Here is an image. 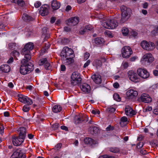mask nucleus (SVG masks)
Returning a JSON list of instances; mask_svg holds the SVG:
<instances>
[{"label":"nucleus","mask_w":158,"mask_h":158,"mask_svg":"<svg viewBox=\"0 0 158 158\" xmlns=\"http://www.w3.org/2000/svg\"><path fill=\"white\" fill-rule=\"evenodd\" d=\"M154 60V58L152 55L151 53H147L144 55L141 60V63L145 64L146 63H151Z\"/></svg>","instance_id":"nucleus-7"},{"label":"nucleus","mask_w":158,"mask_h":158,"mask_svg":"<svg viewBox=\"0 0 158 158\" xmlns=\"http://www.w3.org/2000/svg\"><path fill=\"white\" fill-rule=\"evenodd\" d=\"M128 122L127 118L125 116H123L120 119V124L121 127H123L126 126Z\"/></svg>","instance_id":"nucleus-28"},{"label":"nucleus","mask_w":158,"mask_h":158,"mask_svg":"<svg viewBox=\"0 0 158 158\" xmlns=\"http://www.w3.org/2000/svg\"><path fill=\"white\" fill-rule=\"evenodd\" d=\"M128 76L130 80L134 82H138L140 79L137 76L136 73L133 71H129L128 73Z\"/></svg>","instance_id":"nucleus-15"},{"label":"nucleus","mask_w":158,"mask_h":158,"mask_svg":"<svg viewBox=\"0 0 158 158\" xmlns=\"http://www.w3.org/2000/svg\"><path fill=\"white\" fill-rule=\"evenodd\" d=\"M85 30V28H81L80 29V31H79V33L81 34H84L85 32H86Z\"/></svg>","instance_id":"nucleus-50"},{"label":"nucleus","mask_w":158,"mask_h":158,"mask_svg":"<svg viewBox=\"0 0 158 158\" xmlns=\"http://www.w3.org/2000/svg\"><path fill=\"white\" fill-rule=\"evenodd\" d=\"M22 18L26 21H29L33 20V19L31 16L26 14H23Z\"/></svg>","instance_id":"nucleus-31"},{"label":"nucleus","mask_w":158,"mask_h":158,"mask_svg":"<svg viewBox=\"0 0 158 158\" xmlns=\"http://www.w3.org/2000/svg\"><path fill=\"white\" fill-rule=\"evenodd\" d=\"M131 35L134 37H135L137 35L138 33L137 32L132 31L131 32Z\"/></svg>","instance_id":"nucleus-51"},{"label":"nucleus","mask_w":158,"mask_h":158,"mask_svg":"<svg viewBox=\"0 0 158 158\" xmlns=\"http://www.w3.org/2000/svg\"><path fill=\"white\" fill-rule=\"evenodd\" d=\"M20 156V153L18 152L15 151L13 153L10 158H19Z\"/></svg>","instance_id":"nucleus-35"},{"label":"nucleus","mask_w":158,"mask_h":158,"mask_svg":"<svg viewBox=\"0 0 158 158\" xmlns=\"http://www.w3.org/2000/svg\"><path fill=\"white\" fill-rule=\"evenodd\" d=\"M21 53L23 55H24V59L22 60H25V63H27V62L30 60L31 59V56L30 55V52H23L22 51Z\"/></svg>","instance_id":"nucleus-23"},{"label":"nucleus","mask_w":158,"mask_h":158,"mask_svg":"<svg viewBox=\"0 0 158 158\" xmlns=\"http://www.w3.org/2000/svg\"><path fill=\"white\" fill-rule=\"evenodd\" d=\"M91 78L97 84H99L102 82L101 77L98 74H95L92 75Z\"/></svg>","instance_id":"nucleus-22"},{"label":"nucleus","mask_w":158,"mask_h":158,"mask_svg":"<svg viewBox=\"0 0 158 158\" xmlns=\"http://www.w3.org/2000/svg\"><path fill=\"white\" fill-rule=\"evenodd\" d=\"M22 65L20 69V72L21 74L25 75L31 72L33 69V64L31 63L27 64L25 63V60L21 61Z\"/></svg>","instance_id":"nucleus-1"},{"label":"nucleus","mask_w":158,"mask_h":158,"mask_svg":"<svg viewBox=\"0 0 158 158\" xmlns=\"http://www.w3.org/2000/svg\"><path fill=\"white\" fill-rule=\"evenodd\" d=\"M126 114L128 116H132L135 115L136 113L132 108L128 106H126L125 109Z\"/></svg>","instance_id":"nucleus-20"},{"label":"nucleus","mask_w":158,"mask_h":158,"mask_svg":"<svg viewBox=\"0 0 158 158\" xmlns=\"http://www.w3.org/2000/svg\"><path fill=\"white\" fill-rule=\"evenodd\" d=\"M24 139L19 136V137L13 136L12 137L13 143L15 146H18L21 145L24 141Z\"/></svg>","instance_id":"nucleus-13"},{"label":"nucleus","mask_w":158,"mask_h":158,"mask_svg":"<svg viewBox=\"0 0 158 158\" xmlns=\"http://www.w3.org/2000/svg\"><path fill=\"white\" fill-rule=\"evenodd\" d=\"M81 89L82 92L85 94L89 93L91 90V87L89 85L85 83L81 86Z\"/></svg>","instance_id":"nucleus-17"},{"label":"nucleus","mask_w":158,"mask_h":158,"mask_svg":"<svg viewBox=\"0 0 158 158\" xmlns=\"http://www.w3.org/2000/svg\"><path fill=\"white\" fill-rule=\"evenodd\" d=\"M4 128L0 124V133L2 134L3 132Z\"/></svg>","instance_id":"nucleus-57"},{"label":"nucleus","mask_w":158,"mask_h":158,"mask_svg":"<svg viewBox=\"0 0 158 158\" xmlns=\"http://www.w3.org/2000/svg\"><path fill=\"white\" fill-rule=\"evenodd\" d=\"M85 143L87 144H89L91 145L95 144L97 143V142L92 139L89 138H86L84 140Z\"/></svg>","instance_id":"nucleus-27"},{"label":"nucleus","mask_w":158,"mask_h":158,"mask_svg":"<svg viewBox=\"0 0 158 158\" xmlns=\"http://www.w3.org/2000/svg\"><path fill=\"white\" fill-rule=\"evenodd\" d=\"M122 56L124 58L129 57L132 54V51L131 48L129 46H124L121 50Z\"/></svg>","instance_id":"nucleus-8"},{"label":"nucleus","mask_w":158,"mask_h":158,"mask_svg":"<svg viewBox=\"0 0 158 158\" xmlns=\"http://www.w3.org/2000/svg\"><path fill=\"white\" fill-rule=\"evenodd\" d=\"M85 28L86 31L87 30L90 31L93 29V27L91 25H89L86 26Z\"/></svg>","instance_id":"nucleus-42"},{"label":"nucleus","mask_w":158,"mask_h":158,"mask_svg":"<svg viewBox=\"0 0 158 158\" xmlns=\"http://www.w3.org/2000/svg\"><path fill=\"white\" fill-rule=\"evenodd\" d=\"M8 46L10 48L16 49L18 47L16 46V44L15 43H10L8 44Z\"/></svg>","instance_id":"nucleus-38"},{"label":"nucleus","mask_w":158,"mask_h":158,"mask_svg":"<svg viewBox=\"0 0 158 158\" xmlns=\"http://www.w3.org/2000/svg\"><path fill=\"white\" fill-rule=\"evenodd\" d=\"M64 30L65 31L69 32L70 31V29L67 27H65L64 28Z\"/></svg>","instance_id":"nucleus-61"},{"label":"nucleus","mask_w":158,"mask_h":158,"mask_svg":"<svg viewBox=\"0 0 158 158\" xmlns=\"http://www.w3.org/2000/svg\"><path fill=\"white\" fill-rule=\"evenodd\" d=\"M69 57H68L63 60L64 63L66 65H68L71 64H73L74 61V60L73 58L72 57V58Z\"/></svg>","instance_id":"nucleus-29"},{"label":"nucleus","mask_w":158,"mask_h":158,"mask_svg":"<svg viewBox=\"0 0 158 158\" xmlns=\"http://www.w3.org/2000/svg\"><path fill=\"white\" fill-rule=\"evenodd\" d=\"M40 12L42 16L47 15L48 13V8L47 7L42 6L41 7Z\"/></svg>","instance_id":"nucleus-26"},{"label":"nucleus","mask_w":158,"mask_h":158,"mask_svg":"<svg viewBox=\"0 0 158 158\" xmlns=\"http://www.w3.org/2000/svg\"><path fill=\"white\" fill-rule=\"evenodd\" d=\"M41 5V3L39 1H37L34 4V6L36 8L39 7Z\"/></svg>","instance_id":"nucleus-44"},{"label":"nucleus","mask_w":158,"mask_h":158,"mask_svg":"<svg viewBox=\"0 0 158 158\" xmlns=\"http://www.w3.org/2000/svg\"><path fill=\"white\" fill-rule=\"evenodd\" d=\"M105 33L106 35L110 37H112V35L110 32L109 31H106Z\"/></svg>","instance_id":"nucleus-45"},{"label":"nucleus","mask_w":158,"mask_h":158,"mask_svg":"<svg viewBox=\"0 0 158 158\" xmlns=\"http://www.w3.org/2000/svg\"><path fill=\"white\" fill-rule=\"evenodd\" d=\"M42 36H43V34L45 35L47 33V27H44L42 29Z\"/></svg>","instance_id":"nucleus-47"},{"label":"nucleus","mask_w":158,"mask_h":158,"mask_svg":"<svg viewBox=\"0 0 158 158\" xmlns=\"http://www.w3.org/2000/svg\"><path fill=\"white\" fill-rule=\"evenodd\" d=\"M113 130V128L110 125H109L106 128V130L107 131H110V130Z\"/></svg>","instance_id":"nucleus-56"},{"label":"nucleus","mask_w":158,"mask_h":158,"mask_svg":"<svg viewBox=\"0 0 158 158\" xmlns=\"http://www.w3.org/2000/svg\"><path fill=\"white\" fill-rule=\"evenodd\" d=\"M39 65L40 66L44 65L45 69L48 70H50L51 67L48 60L47 58H43L41 59L39 62Z\"/></svg>","instance_id":"nucleus-12"},{"label":"nucleus","mask_w":158,"mask_h":158,"mask_svg":"<svg viewBox=\"0 0 158 158\" xmlns=\"http://www.w3.org/2000/svg\"><path fill=\"white\" fill-rule=\"evenodd\" d=\"M67 21V23L69 25H75L79 23V18L76 17H73L69 19Z\"/></svg>","instance_id":"nucleus-19"},{"label":"nucleus","mask_w":158,"mask_h":158,"mask_svg":"<svg viewBox=\"0 0 158 158\" xmlns=\"http://www.w3.org/2000/svg\"><path fill=\"white\" fill-rule=\"evenodd\" d=\"M91 112L92 114H99L100 113L99 111L96 110H93L91 111Z\"/></svg>","instance_id":"nucleus-53"},{"label":"nucleus","mask_w":158,"mask_h":158,"mask_svg":"<svg viewBox=\"0 0 158 158\" xmlns=\"http://www.w3.org/2000/svg\"><path fill=\"white\" fill-rule=\"evenodd\" d=\"M137 73L139 76L143 79L147 78L149 76V73L144 69L139 68L137 70Z\"/></svg>","instance_id":"nucleus-9"},{"label":"nucleus","mask_w":158,"mask_h":158,"mask_svg":"<svg viewBox=\"0 0 158 158\" xmlns=\"http://www.w3.org/2000/svg\"><path fill=\"white\" fill-rule=\"evenodd\" d=\"M140 45L143 49L148 51H151L155 48V44L153 43L145 40L140 42Z\"/></svg>","instance_id":"nucleus-4"},{"label":"nucleus","mask_w":158,"mask_h":158,"mask_svg":"<svg viewBox=\"0 0 158 158\" xmlns=\"http://www.w3.org/2000/svg\"><path fill=\"white\" fill-rule=\"evenodd\" d=\"M94 41L96 44L100 45L103 44L104 40V39L102 38H97L95 39Z\"/></svg>","instance_id":"nucleus-32"},{"label":"nucleus","mask_w":158,"mask_h":158,"mask_svg":"<svg viewBox=\"0 0 158 158\" xmlns=\"http://www.w3.org/2000/svg\"><path fill=\"white\" fill-rule=\"evenodd\" d=\"M73 51L71 48L67 47H64L60 53V56L63 60L67 57L72 55Z\"/></svg>","instance_id":"nucleus-6"},{"label":"nucleus","mask_w":158,"mask_h":158,"mask_svg":"<svg viewBox=\"0 0 158 158\" xmlns=\"http://www.w3.org/2000/svg\"><path fill=\"white\" fill-rule=\"evenodd\" d=\"M102 25L105 28L108 29H113L115 28L118 25V23L114 19H108L102 23Z\"/></svg>","instance_id":"nucleus-3"},{"label":"nucleus","mask_w":158,"mask_h":158,"mask_svg":"<svg viewBox=\"0 0 158 158\" xmlns=\"http://www.w3.org/2000/svg\"><path fill=\"white\" fill-rule=\"evenodd\" d=\"M90 60H88L87 61L86 63L84 64L83 67L84 68H85L87 67L90 64Z\"/></svg>","instance_id":"nucleus-48"},{"label":"nucleus","mask_w":158,"mask_h":158,"mask_svg":"<svg viewBox=\"0 0 158 158\" xmlns=\"http://www.w3.org/2000/svg\"><path fill=\"white\" fill-rule=\"evenodd\" d=\"M113 98L114 99L117 101H119L121 100V98L119 95L117 93L114 94L113 95Z\"/></svg>","instance_id":"nucleus-36"},{"label":"nucleus","mask_w":158,"mask_h":158,"mask_svg":"<svg viewBox=\"0 0 158 158\" xmlns=\"http://www.w3.org/2000/svg\"><path fill=\"white\" fill-rule=\"evenodd\" d=\"M10 70V67L7 64H2L0 66V73H8Z\"/></svg>","instance_id":"nucleus-21"},{"label":"nucleus","mask_w":158,"mask_h":158,"mask_svg":"<svg viewBox=\"0 0 158 158\" xmlns=\"http://www.w3.org/2000/svg\"><path fill=\"white\" fill-rule=\"evenodd\" d=\"M139 100L144 103H149L152 101V98L148 94L145 93L142 94L138 98Z\"/></svg>","instance_id":"nucleus-14"},{"label":"nucleus","mask_w":158,"mask_h":158,"mask_svg":"<svg viewBox=\"0 0 158 158\" xmlns=\"http://www.w3.org/2000/svg\"><path fill=\"white\" fill-rule=\"evenodd\" d=\"M62 110L61 106L58 105L54 106L52 108V111L54 113H58L60 112Z\"/></svg>","instance_id":"nucleus-30"},{"label":"nucleus","mask_w":158,"mask_h":158,"mask_svg":"<svg viewBox=\"0 0 158 158\" xmlns=\"http://www.w3.org/2000/svg\"><path fill=\"white\" fill-rule=\"evenodd\" d=\"M29 105H24L23 108V110L25 112H27L28 111L30 108V107L29 106Z\"/></svg>","instance_id":"nucleus-40"},{"label":"nucleus","mask_w":158,"mask_h":158,"mask_svg":"<svg viewBox=\"0 0 158 158\" xmlns=\"http://www.w3.org/2000/svg\"><path fill=\"white\" fill-rule=\"evenodd\" d=\"M18 100L20 102L22 103H26L28 105H31L33 103L31 99L23 95H20L19 96Z\"/></svg>","instance_id":"nucleus-11"},{"label":"nucleus","mask_w":158,"mask_h":158,"mask_svg":"<svg viewBox=\"0 0 158 158\" xmlns=\"http://www.w3.org/2000/svg\"><path fill=\"white\" fill-rule=\"evenodd\" d=\"M43 37H44L45 39L48 38L50 37V35L48 33H46L45 35L43 34Z\"/></svg>","instance_id":"nucleus-60"},{"label":"nucleus","mask_w":158,"mask_h":158,"mask_svg":"<svg viewBox=\"0 0 158 158\" xmlns=\"http://www.w3.org/2000/svg\"><path fill=\"white\" fill-rule=\"evenodd\" d=\"M122 11V18L120 23H123L128 20L131 16V10L129 8L123 6L121 7Z\"/></svg>","instance_id":"nucleus-2"},{"label":"nucleus","mask_w":158,"mask_h":158,"mask_svg":"<svg viewBox=\"0 0 158 158\" xmlns=\"http://www.w3.org/2000/svg\"><path fill=\"white\" fill-rule=\"evenodd\" d=\"M61 70L62 71H64L65 70L66 67L64 65H61Z\"/></svg>","instance_id":"nucleus-59"},{"label":"nucleus","mask_w":158,"mask_h":158,"mask_svg":"<svg viewBox=\"0 0 158 158\" xmlns=\"http://www.w3.org/2000/svg\"><path fill=\"white\" fill-rule=\"evenodd\" d=\"M81 81V78L79 73L76 72L73 73L71 76V81L73 85H75L80 83Z\"/></svg>","instance_id":"nucleus-5"},{"label":"nucleus","mask_w":158,"mask_h":158,"mask_svg":"<svg viewBox=\"0 0 158 158\" xmlns=\"http://www.w3.org/2000/svg\"><path fill=\"white\" fill-rule=\"evenodd\" d=\"M8 86L10 88H12L14 87V85H13V83L11 82H9L8 84Z\"/></svg>","instance_id":"nucleus-55"},{"label":"nucleus","mask_w":158,"mask_h":158,"mask_svg":"<svg viewBox=\"0 0 158 158\" xmlns=\"http://www.w3.org/2000/svg\"><path fill=\"white\" fill-rule=\"evenodd\" d=\"M143 146V143L142 142H140L137 144V147L138 148H140Z\"/></svg>","instance_id":"nucleus-54"},{"label":"nucleus","mask_w":158,"mask_h":158,"mask_svg":"<svg viewBox=\"0 0 158 158\" xmlns=\"http://www.w3.org/2000/svg\"><path fill=\"white\" fill-rule=\"evenodd\" d=\"M12 53L14 56H18L19 55V52L16 50L14 51Z\"/></svg>","instance_id":"nucleus-43"},{"label":"nucleus","mask_w":158,"mask_h":158,"mask_svg":"<svg viewBox=\"0 0 158 158\" xmlns=\"http://www.w3.org/2000/svg\"><path fill=\"white\" fill-rule=\"evenodd\" d=\"M51 6L52 8L54 10L58 9L60 7V2L56 0H54L52 2Z\"/></svg>","instance_id":"nucleus-24"},{"label":"nucleus","mask_w":158,"mask_h":158,"mask_svg":"<svg viewBox=\"0 0 158 158\" xmlns=\"http://www.w3.org/2000/svg\"><path fill=\"white\" fill-rule=\"evenodd\" d=\"M88 119L86 115L77 116L75 118V123H81L83 122H86Z\"/></svg>","instance_id":"nucleus-18"},{"label":"nucleus","mask_w":158,"mask_h":158,"mask_svg":"<svg viewBox=\"0 0 158 158\" xmlns=\"http://www.w3.org/2000/svg\"><path fill=\"white\" fill-rule=\"evenodd\" d=\"M90 130L95 134L98 133L99 131L98 128L95 126H94L91 128Z\"/></svg>","instance_id":"nucleus-37"},{"label":"nucleus","mask_w":158,"mask_h":158,"mask_svg":"<svg viewBox=\"0 0 158 158\" xmlns=\"http://www.w3.org/2000/svg\"><path fill=\"white\" fill-rule=\"evenodd\" d=\"M110 151L114 153H118L120 151V149L117 147H111L109 149Z\"/></svg>","instance_id":"nucleus-33"},{"label":"nucleus","mask_w":158,"mask_h":158,"mask_svg":"<svg viewBox=\"0 0 158 158\" xmlns=\"http://www.w3.org/2000/svg\"><path fill=\"white\" fill-rule=\"evenodd\" d=\"M138 93L136 90L130 89H128L126 92V96L129 99L135 98L138 95Z\"/></svg>","instance_id":"nucleus-10"},{"label":"nucleus","mask_w":158,"mask_h":158,"mask_svg":"<svg viewBox=\"0 0 158 158\" xmlns=\"http://www.w3.org/2000/svg\"><path fill=\"white\" fill-rule=\"evenodd\" d=\"M152 108L151 106H148L143 109V111L145 112H147L151 111Z\"/></svg>","instance_id":"nucleus-39"},{"label":"nucleus","mask_w":158,"mask_h":158,"mask_svg":"<svg viewBox=\"0 0 158 158\" xmlns=\"http://www.w3.org/2000/svg\"><path fill=\"white\" fill-rule=\"evenodd\" d=\"M62 145V144L61 143H58L55 146V148L57 150H59L61 148Z\"/></svg>","instance_id":"nucleus-49"},{"label":"nucleus","mask_w":158,"mask_h":158,"mask_svg":"<svg viewBox=\"0 0 158 158\" xmlns=\"http://www.w3.org/2000/svg\"><path fill=\"white\" fill-rule=\"evenodd\" d=\"M17 3L18 5L21 6H23L25 4L23 0H18Z\"/></svg>","instance_id":"nucleus-41"},{"label":"nucleus","mask_w":158,"mask_h":158,"mask_svg":"<svg viewBox=\"0 0 158 158\" xmlns=\"http://www.w3.org/2000/svg\"><path fill=\"white\" fill-rule=\"evenodd\" d=\"M19 132V136L25 139L26 136V129L24 127H21L19 128L18 130Z\"/></svg>","instance_id":"nucleus-25"},{"label":"nucleus","mask_w":158,"mask_h":158,"mask_svg":"<svg viewBox=\"0 0 158 158\" xmlns=\"http://www.w3.org/2000/svg\"><path fill=\"white\" fill-rule=\"evenodd\" d=\"M153 113L154 114L158 115V109H155L153 110Z\"/></svg>","instance_id":"nucleus-64"},{"label":"nucleus","mask_w":158,"mask_h":158,"mask_svg":"<svg viewBox=\"0 0 158 158\" xmlns=\"http://www.w3.org/2000/svg\"><path fill=\"white\" fill-rule=\"evenodd\" d=\"M60 126V125L59 123H55L53 124L52 126V128L56 130L57 128H58Z\"/></svg>","instance_id":"nucleus-46"},{"label":"nucleus","mask_w":158,"mask_h":158,"mask_svg":"<svg viewBox=\"0 0 158 158\" xmlns=\"http://www.w3.org/2000/svg\"><path fill=\"white\" fill-rule=\"evenodd\" d=\"M122 32L123 35L124 36H127L129 32L128 28L126 27H123L122 29Z\"/></svg>","instance_id":"nucleus-34"},{"label":"nucleus","mask_w":158,"mask_h":158,"mask_svg":"<svg viewBox=\"0 0 158 158\" xmlns=\"http://www.w3.org/2000/svg\"><path fill=\"white\" fill-rule=\"evenodd\" d=\"M34 48L33 44L31 42L27 43L25 45L23 48L22 50L23 52H30V51L32 50Z\"/></svg>","instance_id":"nucleus-16"},{"label":"nucleus","mask_w":158,"mask_h":158,"mask_svg":"<svg viewBox=\"0 0 158 158\" xmlns=\"http://www.w3.org/2000/svg\"><path fill=\"white\" fill-rule=\"evenodd\" d=\"M90 56L88 52H86L85 54L84 59L85 60H87Z\"/></svg>","instance_id":"nucleus-52"},{"label":"nucleus","mask_w":158,"mask_h":158,"mask_svg":"<svg viewBox=\"0 0 158 158\" xmlns=\"http://www.w3.org/2000/svg\"><path fill=\"white\" fill-rule=\"evenodd\" d=\"M109 111L111 112H114L115 111V109L113 107L110 108L109 109Z\"/></svg>","instance_id":"nucleus-62"},{"label":"nucleus","mask_w":158,"mask_h":158,"mask_svg":"<svg viewBox=\"0 0 158 158\" xmlns=\"http://www.w3.org/2000/svg\"><path fill=\"white\" fill-rule=\"evenodd\" d=\"M14 60L13 58L12 57H11L7 61L8 63H10L13 62Z\"/></svg>","instance_id":"nucleus-63"},{"label":"nucleus","mask_w":158,"mask_h":158,"mask_svg":"<svg viewBox=\"0 0 158 158\" xmlns=\"http://www.w3.org/2000/svg\"><path fill=\"white\" fill-rule=\"evenodd\" d=\"M113 86L115 88H118L119 86V84L117 82H115L113 84Z\"/></svg>","instance_id":"nucleus-58"}]
</instances>
